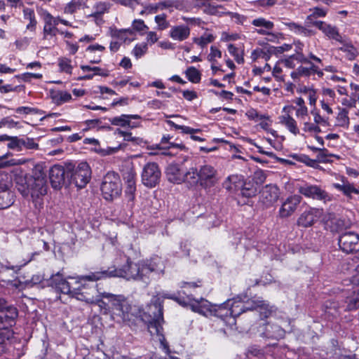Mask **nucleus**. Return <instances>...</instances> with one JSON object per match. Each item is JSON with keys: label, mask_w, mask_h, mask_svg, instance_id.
I'll list each match as a JSON object with an SVG mask.
<instances>
[{"label": "nucleus", "mask_w": 359, "mask_h": 359, "mask_svg": "<svg viewBox=\"0 0 359 359\" xmlns=\"http://www.w3.org/2000/svg\"><path fill=\"white\" fill-rule=\"evenodd\" d=\"M11 173L16 189L24 198L30 197L36 203L46 194V175L41 165H34L32 175L21 168H14Z\"/></svg>", "instance_id": "nucleus-1"}, {"label": "nucleus", "mask_w": 359, "mask_h": 359, "mask_svg": "<svg viewBox=\"0 0 359 359\" xmlns=\"http://www.w3.org/2000/svg\"><path fill=\"white\" fill-rule=\"evenodd\" d=\"M163 262L158 257L137 263H133L128 259L126 264L122 267L110 269L111 277L123 278L127 280H142L144 283L149 281L151 273H163Z\"/></svg>", "instance_id": "nucleus-2"}, {"label": "nucleus", "mask_w": 359, "mask_h": 359, "mask_svg": "<svg viewBox=\"0 0 359 359\" xmlns=\"http://www.w3.org/2000/svg\"><path fill=\"white\" fill-rule=\"evenodd\" d=\"M72 282L65 279L62 276L57 273L50 278L52 286L60 290L62 293L68 294L70 297L91 304L97 302L95 296L99 291L95 287L90 286L85 283H76V280L71 279Z\"/></svg>", "instance_id": "nucleus-3"}, {"label": "nucleus", "mask_w": 359, "mask_h": 359, "mask_svg": "<svg viewBox=\"0 0 359 359\" xmlns=\"http://www.w3.org/2000/svg\"><path fill=\"white\" fill-rule=\"evenodd\" d=\"M245 298L238 296L226 302L230 309V316H232V322L230 323H234L236 317L245 311L257 310L260 313L262 318H267L273 310V306L262 297H255L245 302Z\"/></svg>", "instance_id": "nucleus-4"}, {"label": "nucleus", "mask_w": 359, "mask_h": 359, "mask_svg": "<svg viewBox=\"0 0 359 359\" xmlns=\"http://www.w3.org/2000/svg\"><path fill=\"white\" fill-rule=\"evenodd\" d=\"M103 298L107 299L111 305L112 319H115L116 316L120 317L123 322H130L133 320L135 314L132 311V306L123 295H115L111 293L99 292L95 296L97 302L90 304L98 305L102 310L104 311V313H107L108 310L107 308V305L102 300Z\"/></svg>", "instance_id": "nucleus-5"}, {"label": "nucleus", "mask_w": 359, "mask_h": 359, "mask_svg": "<svg viewBox=\"0 0 359 359\" xmlns=\"http://www.w3.org/2000/svg\"><path fill=\"white\" fill-rule=\"evenodd\" d=\"M100 190L102 197L107 201L118 198L122 193L119 175L114 172H108L103 177Z\"/></svg>", "instance_id": "nucleus-6"}, {"label": "nucleus", "mask_w": 359, "mask_h": 359, "mask_svg": "<svg viewBox=\"0 0 359 359\" xmlns=\"http://www.w3.org/2000/svg\"><path fill=\"white\" fill-rule=\"evenodd\" d=\"M290 25H292L291 29L294 32L305 36L313 34L314 33L313 28L316 27L321 30L329 39L341 42L342 37L337 27L330 24H290Z\"/></svg>", "instance_id": "nucleus-7"}, {"label": "nucleus", "mask_w": 359, "mask_h": 359, "mask_svg": "<svg viewBox=\"0 0 359 359\" xmlns=\"http://www.w3.org/2000/svg\"><path fill=\"white\" fill-rule=\"evenodd\" d=\"M135 175V170L131 168H128L123 175L125 182L124 201L130 208H133L135 204L137 191Z\"/></svg>", "instance_id": "nucleus-8"}, {"label": "nucleus", "mask_w": 359, "mask_h": 359, "mask_svg": "<svg viewBox=\"0 0 359 359\" xmlns=\"http://www.w3.org/2000/svg\"><path fill=\"white\" fill-rule=\"evenodd\" d=\"M168 298V299H172L177 302L180 304L182 305L183 306H186L187 305L190 306V302H194V299H191L189 297H188V302H186L183 299H181L179 297H175L174 296H170L166 294H161L158 293L156 295L153 296V297L151 299V303L149 304V307L151 306L154 307V311L152 312L154 314V316L156 318V320H158L159 319L163 318V299Z\"/></svg>", "instance_id": "nucleus-9"}, {"label": "nucleus", "mask_w": 359, "mask_h": 359, "mask_svg": "<svg viewBox=\"0 0 359 359\" xmlns=\"http://www.w3.org/2000/svg\"><path fill=\"white\" fill-rule=\"evenodd\" d=\"M294 106L290 104H285L282 109V114L279 116V123L285 127L290 133L297 136L300 134V129L297 121L292 116Z\"/></svg>", "instance_id": "nucleus-10"}, {"label": "nucleus", "mask_w": 359, "mask_h": 359, "mask_svg": "<svg viewBox=\"0 0 359 359\" xmlns=\"http://www.w3.org/2000/svg\"><path fill=\"white\" fill-rule=\"evenodd\" d=\"M198 171L199 185L203 189H210L218 182L217 170L210 164L200 166Z\"/></svg>", "instance_id": "nucleus-11"}, {"label": "nucleus", "mask_w": 359, "mask_h": 359, "mask_svg": "<svg viewBox=\"0 0 359 359\" xmlns=\"http://www.w3.org/2000/svg\"><path fill=\"white\" fill-rule=\"evenodd\" d=\"M298 192L306 198L324 202L330 201L332 197L320 187L314 184H305L298 187Z\"/></svg>", "instance_id": "nucleus-12"}, {"label": "nucleus", "mask_w": 359, "mask_h": 359, "mask_svg": "<svg viewBox=\"0 0 359 359\" xmlns=\"http://www.w3.org/2000/svg\"><path fill=\"white\" fill-rule=\"evenodd\" d=\"M302 199V196L297 194L287 197L281 202L278 212V217L280 219H286L291 217L296 212Z\"/></svg>", "instance_id": "nucleus-13"}, {"label": "nucleus", "mask_w": 359, "mask_h": 359, "mask_svg": "<svg viewBox=\"0 0 359 359\" xmlns=\"http://www.w3.org/2000/svg\"><path fill=\"white\" fill-rule=\"evenodd\" d=\"M161 175V170L156 163H148L143 168L142 182L147 187H154L158 183Z\"/></svg>", "instance_id": "nucleus-14"}, {"label": "nucleus", "mask_w": 359, "mask_h": 359, "mask_svg": "<svg viewBox=\"0 0 359 359\" xmlns=\"http://www.w3.org/2000/svg\"><path fill=\"white\" fill-rule=\"evenodd\" d=\"M323 214V209L309 207L299 215L297 224L303 228L311 227L320 219Z\"/></svg>", "instance_id": "nucleus-15"}, {"label": "nucleus", "mask_w": 359, "mask_h": 359, "mask_svg": "<svg viewBox=\"0 0 359 359\" xmlns=\"http://www.w3.org/2000/svg\"><path fill=\"white\" fill-rule=\"evenodd\" d=\"M90 178V168L86 162L79 163L72 175V182L80 189L85 187L89 182Z\"/></svg>", "instance_id": "nucleus-16"}, {"label": "nucleus", "mask_w": 359, "mask_h": 359, "mask_svg": "<svg viewBox=\"0 0 359 359\" xmlns=\"http://www.w3.org/2000/svg\"><path fill=\"white\" fill-rule=\"evenodd\" d=\"M280 191L274 184L264 186L259 192V202L265 207H271L279 198Z\"/></svg>", "instance_id": "nucleus-17"}, {"label": "nucleus", "mask_w": 359, "mask_h": 359, "mask_svg": "<svg viewBox=\"0 0 359 359\" xmlns=\"http://www.w3.org/2000/svg\"><path fill=\"white\" fill-rule=\"evenodd\" d=\"M340 248L346 253H353L359 250V236L353 232L343 233L339 239Z\"/></svg>", "instance_id": "nucleus-18"}, {"label": "nucleus", "mask_w": 359, "mask_h": 359, "mask_svg": "<svg viewBox=\"0 0 359 359\" xmlns=\"http://www.w3.org/2000/svg\"><path fill=\"white\" fill-rule=\"evenodd\" d=\"M359 308V290L352 292L346 297L344 304L339 306L336 302H330L329 309H334L337 312H339L341 309L344 311H351Z\"/></svg>", "instance_id": "nucleus-19"}, {"label": "nucleus", "mask_w": 359, "mask_h": 359, "mask_svg": "<svg viewBox=\"0 0 359 359\" xmlns=\"http://www.w3.org/2000/svg\"><path fill=\"white\" fill-rule=\"evenodd\" d=\"M140 119H141V116L138 114H121L111 118L109 121L113 126L135 128L140 126V122L132 121V120Z\"/></svg>", "instance_id": "nucleus-20"}, {"label": "nucleus", "mask_w": 359, "mask_h": 359, "mask_svg": "<svg viewBox=\"0 0 359 359\" xmlns=\"http://www.w3.org/2000/svg\"><path fill=\"white\" fill-rule=\"evenodd\" d=\"M216 304H212L208 300L201 298L200 300L194 299L190 302L191 310L205 316H212L215 311Z\"/></svg>", "instance_id": "nucleus-21"}, {"label": "nucleus", "mask_w": 359, "mask_h": 359, "mask_svg": "<svg viewBox=\"0 0 359 359\" xmlns=\"http://www.w3.org/2000/svg\"><path fill=\"white\" fill-rule=\"evenodd\" d=\"M340 182L334 183L332 187L337 190L341 191L344 195L351 198L353 194H359V189L353 184L351 183L344 176H339Z\"/></svg>", "instance_id": "nucleus-22"}, {"label": "nucleus", "mask_w": 359, "mask_h": 359, "mask_svg": "<svg viewBox=\"0 0 359 359\" xmlns=\"http://www.w3.org/2000/svg\"><path fill=\"white\" fill-rule=\"evenodd\" d=\"M49 177L53 187L60 189L64 184L65 180V170L64 167L59 165H53L50 170Z\"/></svg>", "instance_id": "nucleus-23"}, {"label": "nucleus", "mask_w": 359, "mask_h": 359, "mask_svg": "<svg viewBox=\"0 0 359 359\" xmlns=\"http://www.w3.org/2000/svg\"><path fill=\"white\" fill-rule=\"evenodd\" d=\"M107 278H111L110 269L107 270L91 272L88 275L79 276L76 278L68 277L67 279H75L76 283H85L86 281H97Z\"/></svg>", "instance_id": "nucleus-24"}, {"label": "nucleus", "mask_w": 359, "mask_h": 359, "mask_svg": "<svg viewBox=\"0 0 359 359\" xmlns=\"http://www.w3.org/2000/svg\"><path fill=\"white\" fill-rule=\"evenodd\" d=\"M243 177L233 174L228 176L223 182V187L229 193H236L243 185Z\"/></svg>", "instance_id": "nucleus-25"}, {"label": "nucleus", "mask_w": 359, "mask_h": 359, "mask_svg": "<svg viewBox=\"0 0 359 359\" xmlns=\"http://www.w3.org/2000/svg\"><path fill=\"white\" fill-rule=\"evenodd\" d=\"M165 174L169 182L177 184L183 183L184 171L178 164H170L165 170Z\"/></svg>", "instance_id": "nucleus-26"}, {"label": "nucleus", "mask_w": 359, "mask_h": 359, "mask_svg": "<svg viewBox=\"0 0 359 359\" xmlns=\"http://www.w3.org/2000/svg\"><path fill=\"white\" fill-rule=\"evenodd\" d=\"M83 143L95 146V147L93 149L96 153L99 154L101 156H107V155L114 154L118 152L121 148V144H119L118 147H109L107 149H101L99 147V144H100L99 141L95 138H85L83 140Z\"/></svg>", "instance_id": "nucleus-27"}, {"label": "nucleus", "mask_w": 359, "mask_h": 359, "mask_svg": "<svg viewBox=\"0 0 359 359\" xmlns=\"http://www.w3.org/2000/svg\"><path fill=\"white\" fill-rule=\"evenodd\" d=\"M182 6V3L180 0H163L154 5H151L147 8L151 14L156 13L158 10L165 8H175L179 9Z\"/></svg>", "instance_id": "nucleus-28"}, {"label": "nucleus", "mask_w": 359, "mask_h": 359, "mask_svg": "<svg viewBox=\"0 0 359 359\" xmlns=\"http://www.w3.org/2000/svg\"><path fill=\"white\" fill-rule=\"evenodd\" d=\"M111 4L109 1H97L93 6V12L90 16L94 17L96 20H102L104 13L109 11Z\"/></svg>", "instance_id": "nucleus-29"}, {"label": "nucleus", "mask_w": 359, "mask_h": 359, "mask_svg": "<svg viewBox=\"0 0 359 359\" xmlns=\"http://www.w3.org/2000/svg\"><path fill=\"white\" fill-rule=\"evenodd\" d=\"M189 34L190 29L188 26L180 25L172 27L170 35L174 40L183 41L189 36Z\"/></svg>", "instance_id": "nucleus-30"}, {"label": "nucleus", "mask_w": 359, "mask_h": 359, "mask_svg": "<svg viewBox=\"0 0 359 359\" xmlns=\"http://www.w3.org/2000/svg\"><path fill=\"white\" fill-rule=\"evenodd\" d=\"M148 328L151 334L156 333L160 336L159 341L163 348L165 350L168 356L171 355L168 345L165 343V337L161 334L162 327L161 326L159 322H151L148 325Z\"/></svg>", "instance_id": "nucleus-31"}, {"label": "nucleus", "mask_w": 359, "mask_h": 359, "mask_svg": "<svg viewBox=\"0 0 359 359\" xmlns=\"http://www.w3.org/2000/svg\"><path fill=\"white\" fill-rule=\"evenodd\" d=\"M183 183L190 187L199 185L198 171L196 168L191 167L187 171H184Z\"/></svg>", "instance_id": "nucleus-32"}, {"label": "nucleus", "mask_w": 359, "mask_h": 359, "mask_svg": "<svg viewBox=\"0 0 359 359\" xmlns=\"http://www.w3.org/2000/svg\"><path fill=\"white\" fill-rule=\"evenodd\" d=\"M137 25L138 26L133 29H126L116 30L113 34L121 39L126 40L127 39H130V36H133L135 32H142L144 29H148L144 24H137Z\"/></svg>", "instance_id": "nucleus-33"}, {"label": "nucleus", "mask_w": 359, "mask_h": 359, "mask_svg": "<svg viewBox=\"0 0 359 359\" xmlns=\"http://www.w3.org/2000/svg\"><path fill=\"white\" fill-rule=\"evenodd\" d=\"M14 203V194L11 189L0 191V210L9 208Z\"/></svg>", "instance_id": "nucleus-34"}, {"label": "nucleus", "mask_w": 359, "mask_h": 359, "mask_svg": "<svg viewBox=\"0 0 359 359\" xmlns=\"http://www.w3.org/2000/svg\"><path fill=\"white\" fill-rule=\"evenodd\" d=\"M212 316L220 318L223 320H229L232 322V316H230V309L229 306H226V302L222 304L216 305Z\"/></svg>", "instance_id": "nucleus-35"}, {"label": "nucleus", "mask_w": 359, "mask_h": 359, "mask_svg": "<svg viewBox=\"0 0 359 359\" xmlns=\"http://www.w3.org/2000/svg\"><path fill=\"white\" fill-rule=\"evenodd\" d=\"M348 112L346 109L339 108V112L336 116V125L337 126L348 128L350 124Z\"/></svg>", "instance_id": "nucleus-36"}, {"label": "nucleus", "mask_w": 359, "mask_h": 359, "mask_svg": "<svg viewBox=\"0 0 359 359\" xmlns=\"http://www.w3.org/2000/svg\"><path fill=\"white\" fill-rule=\"evenodd\" d=\"M302 130L303 132L312 134H318L321 130L320 126H317L314 122L311 121L310 117L307 118V119H304L301 121Z\"/></svg>", "instance_id": "nucleus-37"}, {"label": "nucleus", "mask_w": 359, "mask_h": 359, "mask_svg": "<svg viewBox=\"0 0 359 359\" xmlns=\"http://www.w3.org/2000/svg\"><path fill=\"white\" fill-rule=\"evenodd\" d=\"M342 46L339 48V50L345 53V56L349 60H353L358 55L357 49L351 43L341 42Z\"/></svg>", "instance_id": "nucleus-38"}, {"label": "nucleus", "mask_w": 359, "mask_h": 359, "mask_svg": "<svg viewBox=\"0 0 359 359\" xmlns=\"http://www.w3.org/2000/svg\"><path fill=\"white\" fill-rule=\"evenodd\" d=\"M115 133L123 137L125 141L131 142L134 144L141 145L145 143L143 138L140 137H134L132 135L131 133L123 131L119 128H117L115 130Z\"/></svg>", "instance_id": "nucleus-39"}, {"label": "nucleus", "mask_w": 359, "mask_h": 359, "mask_svg": "<svg viewBox=\"0 0 359 359\" xmlns=\"http://www.w3.org/2000/svg\"><path fill=\"white\" fill-rule=\"evenodd\" d=\"M88 0H71L65 7V13L72 14L86 5Z\"/></svg>", "instance_id": "nucleus-40"}, {"label": "nucleus", "mask_w": 359, "mask_h": 359, "mask_svg": "<svg viewBox=\"0 0 359 359\" xmlns=\"http://www.w3.org/2000/svg\"><path fill=\"white\" fill-rule=\"evenodd\" d=\"M18 316V310L12 305H8L6 303L4 307V313H3V320L5 319L7 324L11 325V323Z\"/></svg>", "instance_id": "nucleus-41"}, {"label": "nucleus", "mask_w": 359, "mask_h": 359, "mask_svg": "<svg viewBox=\"0 0 359 359\" xmlns=\"http://www.w3.org/2000/svg\"><path fill=\"white\" fill-rule=\"evenodd\" d=\"M311 11V13L307 16L308 22H323V21L317 20V18L326 15V11L323 8L316 7Z\"/></svg>", "instance_id": "nucleus-42"}, {"label": "nucleus", "mask_w": 359, "mask_h": 359, "mask_svg": "<svg viewBox=\"0 0 359 359\" xmlns=\"http://www.w3.org/2000/svg\"><path fill=\"white\" fill-rule=\"evenodd\" d=\"M229 53L234 57L235 60L241 64L244 62L243 52L241 49L236 47L234 45L229 43L227 46Z\"/></svg>", "instance_id": "nucleus-43"}, {"label": "nucleus", "mask_w": 359, "mask_h": 359, "mask_svg": "<svg viewBox=\"0 0 359 359\" xmlns=\"http://www.w3.org/2000/svg\"><path fill=\"white\" fill-rule=\"evenodd\" d=\"M322 95L323 96V101L332 104L337 103L336 94L334 90L329 88H323L322 89Z\"/></svg>", "instance_id": "nucleus-44"}, {"label": "nucleus", "mask_w": 359, "mask_h": 359, "mask_svg": "<svg viewBox=\"0 0 359 359\" xmlns=\"http://www.w3.org/2000/svg\"><path fill=\"white\" fill-rule=\"evenodd\" d=\"M58 66L61 72H65L68 74H72L73 67L71 60L66 57H60L58 59Z\"/></svg>", "instance_id": "nucleus-45"}, {"label": "nucleus", "mask_w": 359, "mask_h": 359, "mask_svg": "<svg viewBox=\"0 0 359 359\" xmlns=\"http://www.w3.org/2000/svg\"><path fill=\"white\" fill-rule=\"evenodd\" d=\"M7 147L10 149L17 150L18 151L22 149V139L17 136H10Z\"/></svg>", "instance_id": "nucleus-46"}, {"label": "nucleus", "mask_w": 359, "mask_h": 359, "mask_svg": "<svg viewBox=\"0 0 359 359\" xmlns=\"http://www.w3.org/2000/svg\"><path fill=\"white\" fill-rule=\"evenodd\" d=\"M241 188V195L245 198H249L256 195L257 189L252 185L243 184Z\"/></svg>", "instance_id": "nucleus-47"}, {"label": "nucleus", "mask_w": 359, "mask_h": 359, "mask_svg": "<svg viewBox=\"0 0 359 359\" xmlns=\"http://www.w3.org/2000/svg\"><path fill=\"white\" fill-rule=\"evenodd\" d=\"M188 79L192 83H198L201 80V74L195 67H189L186 71Z\"/></svg>", "instance_id": "nucleus-48"}, {"label": "nucleus", "mask_w": 359, "mask_h": 359, "mask_svg": "<svg viewBox=\"0 0 359 359\" xmlns=\"http://www.w3.org/2000/svg\"><path fill=\"white\" fill-rule=\"evenodd\" d=\"M215 38V37L213 36V34L209 32H206L204 34H203L201 37L195 39L194 42L198 45L201 46V47H203L208 43L213 41Z\"/></svg>", "instance_id": "nucleus-49"}, {"label": "nucleus", "mask_w": 359, "mask_h": 359, "mask_svg": "<svg viewBox=\"0 0 359 359\" xmlns=\"http://www.w3.org/2000/svg\"><path fill=\"white\" fill-rule=\"evenodd\" d=\"M13 332L9 327H3L0 332V352L3 351V344L13 337Z\"/></svg>", "instance_id": "nucleus-50"}, {"label": "nucleus", "mask_w": 359, "mask_h": 359, "mask_svg": "<svg viewBox=\"0 0 359 359\" xmlns=\"http://www.w3.org/2000/svg\"><path fill=\"white\" fill-rule=\"evenodd\" d=\"M245 115L248 118V119L253 120L255 121H261V120H264V119H266V120L269 119L268 116L259 114L258 113V111L254 109H250L249 110H248L245 113Z\"/></svg>", "instance_id": "nucleus-51"}, {"label": "nucleus", "mask_w": 359, "mask_h": 359, "mask_svg": "<svg viewBox=\"0 0 359 359\" xmlns=\"http://www.w3.org/2000/svg\"><path fill=\"white\" fill-rule=\"evenodd\" d=\"M291 48V45L285 43L280 46H270L269 47V51L271 53H273V55H278L285 51H289Z\"/></svg>", "instance_id": "nucleus-52"}, {"label": "nucleus", "mask_w": 359, "mask_h": 359, "mask_svg": "<svg viewBox=\"0 0 359 359\" xmlns=\"http://www.w3.org/2000/svg\"><path fill=\"white\" fill-rule=\"evenodd\" d=\"M210 51L208 55V60L212 64H215L217 59L222 57V52L217 47L213 46L210 47Z\"/></svg>", "instance_id": "nucleus-53"}, {"label": "nucleus", "mask_w": 359, "mask_h": 359, "mask_svg": "<svg viewBox=\"0 0 359 359\" xmlns=\"http://www.w3.org/2000/svg\"><path fill=\"white\" fill-rule=\"evenodd\" d=\"M147 51V46L145 43H141L137 44L135 46V48L133 50V55L137 58L139 59L142 56H143L146 52Z\"/></svg>", "instance_id": "nucleus-54"}, {"label": "nucleus", "mask_w": 359, "mask_h": 359, "mask_svg": "<svg viewBox=\"0 0 359 359\" xmlns=\"http://www.w3.org/2000/svg\"><path fill=\"white\" fill-rule=\"evenodd\" d=\"M295 116L300 121V122L304 119H307L309 117V109L307 107H294Z\"/></svg>", "instance_id": "nucleus-55"}, {"label": "nucleus", "mask_w": 359, "mask_h": 359, "mask_svg": "<svg viewBox=\"0 0 359 359\" xmlns=\"http://www.w3.org/2000/svg\"><path fill=\"white\" fill-rule=\"evenodd\" d=\"M15 112L20 114H36L40 112L36 108L29 107H19L15 109Z\"/></svg>", "instance_id": "nucleus-56"}, {"label": "nucleus", "mask_w": 359, "mask_h": 359, "mask_svg": "<svg viewBox=\"0 0 359 359\" xmlns=\"http://www.w3.org/2000/svg\"><path fill=\"white\" fill-rule=\"evenodd\" d=\"M7 189H10L8 174L5 172H0V191Z\"/></svg>", "instance_id": "nucleus-57"}, {"label": "nucleus", "mask_w": 359, "mask_h": 359, "mask_svg": "<svg viewBox=\"0 0 359 359\" xmlns=\"http://www.w3.org/2000/svg\"><path fill=\"white\" fill-rule=\"evenodd\" d=\"M22 148H25L27 149H37L39 148V144L36 143L33 138L27 137L25 139H22Z\"/></svg>", "instance_id": "nucleus-58"}, {"label": "nucleus", "mask_w": 359, "mask_h": 359, "mask_svg": "<svg viewBox=\"0 0 359 359\" xmlns=\"http://www.w3.org/2000/svg\"><path fill=\"white\" fill-rule=\"evenodd\" d=\"M43 32L46 36H52L57 34L58 29L56 28L55 24H45Z\"/></svg>", "instance_id": "nucleus-59"}, {"label": "nucleus", "mask_w": 359, "mask_h": 359, "mask_svg": "<svg viewBox=\"0 0 359 359\" xmlns=\"http://www.w3.org/2000/svg\"><path fill=\"white\" fill-rule=\"evenodd\" d=\"M37 13L39 15L41 19L43 20L44 22H52L53 17L46 10L40 8L37 9Z\"/></svg>", "instance_id": "nucleus-60"}, {"label": "nucleus", "mask_w": 359, "mask_h": 359, "mask_svg": "<svg viewBox=\"0 0 359 359\" xmlns=\"http://www.w3.org/2000/svg\"><path fill=\"white\" fill-rule=\"evenodd\" d=\"M116 4H120L121 6L129 7L131 8H134L137 5L139 4V1L137 0H111Z\"/></svg>", "instance_id": "nucleus-61"}, {"label": "nucleus", "mask_w": 359, "mask_h": 359, "mask_svg": "<svg viewBox=\"0 0 359 359\" xmlns=\"http://www.w3.org/2000/svg\"><path fill=\"white\" fill-rule=\"evenodd\" d=\"M81 69L83 72H89L92 71L94 72V75H101V76H107V74L103 72V71L98 67H90L88 65H82L81 66Z\"/></svg>", "instance_id": "nucleus-62"}, {"label": "nucleus", "mask_w": 359, "mask_h": 359, "mask_svg": "<svg viewBox=\"0 0 359 359\" xmlns=\"http://www.w3.org/2000/svg\"><path fill=\"white\" fill-rule=\"evenodd\" d=\"M239 39V35L236 33L223 32L221 34V41L228 42L236 41Z\"/></svg>", "instance_id": "nucleus-63"}, {"label": "nucleus", "mask_w": 359, "mask_h": 359, "mask_svg": "<svg viewBox=\"0 0 359 359\" xmlns=\"http://www.w3.org/2000/svg\"><path fill=\"white\" fill-rule=\"evenodd\" d=\"M24 18L27 20H29V22H36L35 20V14L33 8H25L23 9Z\"/></svg>", "instance_id": "nucleus-64"}]
</instances>
